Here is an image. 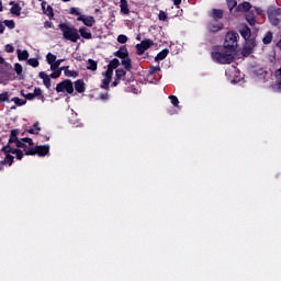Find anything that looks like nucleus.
<instances>
[{
    "instance_id": "4",
    "label": "nucleus",
    "mask_w": 281,
    "mask_h": 281,
    "mask_svg": "<svg viewBox=\"0 0 281 281\" xmlns=\"http://www.w3.org/2000/svg\"><path fill=\"white\" fill-rule=\"evenodd\" d=\"M238 38H239L238 33L236 32L227 33L225 36V44L223 47L231 49V52L234 54V50L236 49V47H238Z\"/></svg>"
},
{
    "instance_id": "9",
    "label": "nucleus",
    "mask_w": 281,
    "mask_h": 281,
    "mask_svg": "<svg viewBox=\"0 0 281 281\" xmlns=\"http://www.w3.org/2000/svg\"><path fill=\"white\" fill-rule=\"evenodd\" d=\"M14 102L15 106H23L27 103V101L25 99H19V98H12L10 99V94L8 92H3L1 94V101L2 102Z\"/></svg>"
},
{
    "instance_id": "34",
    "label": "nucleus",
    "mask_w": 281,
    "mask_h": 281,
    "mask_svg": "<svg viewBox=\"0 0 281 281\" xmlns=\"http://www.w3.org/2000/svg\"><path fill=\"white\" fill-rule=\"evenodd\" d=\"M46 63H48V65L56 63V55L48 53L46 55Z\"/></svg>"
},
{
    "instance_id": "60",
    "label": "nucleus",
    "mask_w": 281,
    "mask_h": 281,
    "mask_svg": "<svg viewBox=\"0 0 281 281\" xmlns=\"http://www.w3.org/2000/svg\"><path fill=\"white\" fill-rule=\"evenodd\" d=\"M41 100H42V101L44 100V97H43V95H41Z\"/></svg>"
},
{
    "instance_id": "45",
    "label": "nucleus",
    "mask_w": 281,
    "mask_h": 281,
    "mask_svg": "<svg viewBox=\"0 0 281 281\" xmlns=\"http://www.w3.org/2000/svg\"><path fill=\"white\" fill-rule=\"evenodd\" d=\"M158 19L159 21H166V19H168V15L166 14V12L160 11L158 14Z\"/></svg>"
},
{
    "instance_id": "31",
    "label": "nucleus",
    "mask_w": 281,
    "mask_h": 281,
    "mask_svg": "<svg viewBox=\"0 0 281 281\" xmlns=\"http://www.w3.org/2000/svg\"><path fill=\"white\" fill-rule=\"evenodd\" d=\"M65 76L67 78H78V72L75 70H69V68L65 69Z\"/></svg>"
},
{
    "instance_id": "21",
    "label": "nucleus",
    "mask_w": 281,
    "mask_h": 281,
    "mask_svg": "<svg viewBox=\"0 0 281 281\" xmlns=\"http://www.w3.org/2000/svg\"><path fill=\"white\" fill-rule=\"evenodd\" d=\"M11 14H15V16H21V5L19 3L11 2Z\"/></svg>"
},
{
    "instance_id": "59",
    "label": "nucleus",
    "mask_w": 281,
    "mask_h": 281,
    "mask_svg": "<svg viewBox=\"0 0 281 281\" xmlns=\"http://www.w3.org/2000/svg\"><path fill=\"white\" fill-rule=\"evenodd\" d=\"M64 1V3H67V2H69V1H71V0H63Z\"/></svg>"
},
{
    "instance_id": "56",
    "label": "nucleus",
    "mask_w": 281,
    "mask_h": 281,
    "mask_svg": "<svg viewBox=\"0 0 281 281\" xmlns=\"http://www.w3.org/2000/svg\"><path fill=\"white\" fill-rule=\"evenodd\" d=\"M256 12H257V14H262V9L256 8Z\"/></svg>"
},
{
    "instance_id": "53",
    "label": "nucleus",
    "mask_w": 281,
    "mask_h": 281,
    "mask_svg": "<svg viewBox=\"0 0 281 281\" xmlns=\"http://www.w3.org/2000/svg\"><path fill=\"white\" fill-rule=\"evenodd\" d=\"M65 59H55V65L59 66L61 65V63H64Z\"/></svg>"
},
{
    "instance_id": "50",
    "label": "nucleus",
    "mask_w": 281,
    "mask_h": 281,
    "mask_svg": "<svg viewBox=\"0 0 281 281\" xmlns=\"http://www.w3.org/2000/svg\"><path fill=\"white\" fill-rule=\"evenodd\" d=\"M44 27H46V30H49V27H54V24L52 22H49V21H46L44 23Z\"/></svg>"
},
{
    "instance_id": "42",
    "label": "nucleus",
    "mask_w": 281,
    "mask_h": 281,
    "mask_svg": "<svg viewBox=\"0 0 281 281\" xmlns=\"http://www.w3.org/2000/svg\"><path fill=\"white\" fill-rule=\"evenodd\" d=\"M99 100H102V102H108V100H109V92L99 94Z\"/></svg>"
},
{
    "instance_id": "13",
    "label": "nucleus",
    "mask_w": 281,
    "mask_h": 281,
    "mask_svg": "<svg viewBox=\"0 0 281 281\" xmlns=\"http://www.w3.org/2000/svg\"><path fill=\"white\" fill-rule=\"evenodd\" d=\"M124 76H126V70L116 69L115 79L112 82V87H117V85H120V80H122V78H124Z\"/></svg>"
},
{
    "instance_id": "55",
    "label": "nucleus",
    "mask_w": 281,
    "mask_h": 281,
    "mask_svg": "<svg viewBox=\"0 0 281 281\" xmlns=\"http://www.w3.org/2000/svg\"><path fill=\"white\" fill-rule=\"evenodd\" d=\"M175 5H181V0H173Z\"/></svg>"
},
{
    "instance_id": "26",
    "label": "nucleus",
    "mask_w": 281,
    "mask_h": 281,
    "mask_svg": "<svg viewBox=\"0 0 281 281\" xmlns=\"http://www.w3.org/2000/svg\"><path fill=\"white\" fill-rule=\"evenodd\" d=\"M273 41V33L270 31L266 33V35L262 38L263 45H269Z\"/></svg>"
},
{
    "instance_id": "12",
    "label": "nucleus",
    "mask_w": 281,
    "mask_h": 281,
    "mask_svg": "<svg viewBox=\"0 0 281 281\" xmlns=\"http://www.w3.org/2000/svg\"><path fill=\"white\" fill-rule=\"evenodd\" d=\"M153 45V41L145 40L140 44L136 45L137 54L142 56L146 49H148Z\"/></svg>"
},
{
    "instance_id": "36",
    "label": "nucleus",
    "mask_w": 281,
    "mask_h": 281,
    "mask_svg": "<svg viewBox=\"0 0 281 281\" xmlns=\"http://www.w3.org/2000/svg\"><path fill=\"white\" fill-rule=\"evenodd\" d=\"M3 24L5 25V27H8L9 30H14L15 27V23L13 22V20H4Z\"/></svg>"
},
{
    "instance_id": "10",
    "label": "nucleus",
    "mask_w": 281,
    "mask_h": 281,
    "mask_svg": "<svg viewBox=\"0 0 281 281\" xmlns=\"http://www.w3.org/2000/svg\"><path fill=\"white\" fill-rule=\"evenodd\" d=\"M103 79L101 81V89H105V91H109V85H111V80H113V71L112 70H106L105 72L102 74Z\"/></svg>"
},
{
    "instance_id": "27",
    "label": "nucleus",
    "mask_w": 281,
    "mask_h": 281,
    "mask_svg": "<svg viewBox=\"0 0 281 281\" xmlns=\"http://www.w3.org/2000/svg\"><path fill=\"white\" fill-rule=\"evenodd\" d=\"M18 58L19 60H27V58H30V53H27V50L18 49Z\"/></svg>"
},
{
    "instance_id": "19",
    "label": "nucleus",
    "mask_w": 281,
    "mask_h": 281,
    "mask_svg": "<svg viewBox=\"0 0 281 281\" xmlns=\"http://www.w3.org/2000/svg\"><path fill=\"white\" fill-rule=\"evenodd\" d=\"M79 34L81 37L86 38L87 41H90V38H92L91 31H89V29L87 27H80Z\"/></svg>"
},
{
    "instance_id": "49",
    "label": "nucleus",
    "mask_w": 281,
    "mask_h": 281,
    "mask_svg": "<svg viewBox=\"0 0 281 281\" xmlns=\"http://www.w3.org/2000/svg\"><path fill=\"white\" fill-rule=\"evenodd\" d=\"M49 65H50V71H58V67H60V66H57L56 63L49 64Z\"/></svg>"
},
{
    "instance_id": "39",
    "label": "nucleus",
    "mask_w": 281,
    "mask_h": 281,
    "mask_svg": "<svg viewBox=\"0 0 281 281\" xmlns=\"http://www.w3.org/2000/svg\"><path fill=\"white\" fill-rule=\"evenodd\" d=\"M14 71L18 74V76H21V74H23V66H21V64H15Z\"/></svg>"
},
{
    "instance_id": "61",
    "label": "nucleus",
    "mask_w": 281,
    "mask_h": 281,
    "mask_svg": "<svg viewBox=\"0 0 281 281\" xmlns=\"http://www.w3.org/2000/svg\"><path fill=\"white\" fill-rule=\"evenodd\" d=\"M11 109H16V106L12 105Z\"/></svg>"
},
{
    "instance_id": "40",
    "label": "nucleus",
    "mask_w": 281,
    "mask_h": 281,
    "mask_svg": "<svg viewBox=\"0 0 281 281\" xmlns=\"http://www.w3.org/2000/svg\"><path fill=\"white\" fill-rule=\"evenodd\" d=\"M169 100L173 106H179V99L176 95H170Z\"/></svg>"
},
{
    "instance_id": "30",
    "label": "nucleus",
    "mask_w": 281,
    "mask_h": 281,
    "mask_svg": "<svg viewBox=\"0 0 281 281\" xmlns=\"http://www.w3.org/2000/svg\"><path fill=\"white\" fill-rule=\"evenodd\" d=\"M29 133L32 135H38V133H41V126L38 125V122L34 123L33 127L29 130Z\"/></svg>"
},
{
    "instance_id": "23",
    "label": "nucleus",
    "mask_w": 281,
    "mask_h": 281,
    "mask_svg": "<svg viewBox=\"0 0 281 281\" xmlns=\"http://www.w3.org/2000/svg\"><path fill=\"white\" fill-rule=\"evenodd\" d=\"M117 67H120V59L114 58L108 65V71H112L113 74V69H117Z\"/></svg>"
},
{
    "instance_id": "8",
    "label": "nucleus",
    "mask_w": 281,
    "mask_h": 281,
    "mask_svg": "<svg viewBox=\"0 0 281 281\" xmlns=\"http://www.w3.org/2000/svg\"><path fill=\"white\" fill-rule=\"evenodd\" d=\"M254 49H256V38L251 37L250 40L246 41V44L241 50L243 56L247 57L250 54H254Z\"/></svg>"
},
{
    "instance_id": "44",
    "label": "nucleus",
    "mask_w": 281,
    "mask_h": 281,
    "mask_svg": "<svg viewBox=\"0 0 281 281\" xmlns=\"http://www.w3.org/2000/svg\"><path fill=\"white\" fill-rule=\"evenodd\" d=\"M159 71H161V67L156 66V67L150 68L149 74H150V76H153V74H157Z\"/></svg>"
},
{
    "instance_id": "58",
    "label": "nucleus",
    "mask_w": 281,
    "mask_h": 281,
    "mask_svg": "<svg viewBox=\"0 0 281 281\" xmlns=\"http://www.w3.org/2000/svg\"><path fill=\"white\" fill-rule=\"evenodd\" d=\"M277 76H281V68L277 71Z\"/></svg>"
},
{
    "instance_id": "48",
    "label": "nucleus",
    "mask_w": 281,
    "mask_h": 281,
    "mask_svg": "<svg viewBox=\"0 0 281 281\" xmlns=\"http://www.w3.org/2000/svg\"><path fill=\"white\" fill-rule=\"evenodd\" d=\"M42 93H43V91L40 89V88H35V90H34V97L36 98V97H38V95H42Z\"/></svg>"
},
{
    "instance_id": "35",
    "label": "nucleus",
    "mask_w": 281,
    "mask_h": 281,
    "mask_svg": "<svg viewBox=\"0 0 281 281\" xmlns=\"http://www.w3.org/2000/svg\"><path fill=\"white\" fill-rule=\"evenodd\" d=\"M239 10H244V12H247V10H251V4L249 2H244L238 5Z\"/></svg>"
},
{
    "instance_id": "62",
    "label": "nucleus",
    "mask_w": 281,
    "mask_h": 281,
    "mask_svg": "<svg viewBox=\"0 0 281 281\" xmlns=\"http://www.w3.org/2000/svg\"><path fill=\"white\" fill-rule=\"evenodd\" d=\"M1 34H3V27L1 29Z\"/></svg>"
},
{
    "instance_id": "15",
    "label": "nucleus",
    "mask_w": 281,
    "mask_h": 281,
    "mask_svg": "<svg viewBox=\"0 0 281 281\" xmlns=\"http://www.w3.org/2000/svg\"><path fill=\"white\" fill-rule=\"evenodd\" d=\"M239 33L246 41H250L251 37V29L249 26L244 25L239 29Z\"/></svg>"
},
{
    "instance_id": "16",
    "label": "nucleus",
    "mask_w": 281,
    "mask_h": 281,
    "mask_svg": "<svg viewBox=\"0 0 281 281\" xmlns=\"http://www.w3.org/2000/svg\"><path fill=\"white\" fill-rule=\"evenodd\" d=\"M40 78L43 80V85L44 87H46V89H49L52 87V77H49L47 74L41 71L38 74Z\"/></svg>"
},
{
    "instance_id": "2",
    "label": "nucleus",
    "mask_w": 281,
    "mask_h": 281,
    "mask_svg": "<svg viewBox=\"0 0 281 281\" xmlns=\"http://www.w3.org/2000/svg\"><path fill=\"white\" fill-rule=\"evenodd\" d=\"M212 58L214 63L220 65H229L234 61V53H232V49L222 46L212 52Z\"/></svg>"
},
{
    "instance_id": "32",
    "label": "nucleus",
    "mask_w": 281,
    "mask_h": 281,
    "mask_svg": "<svg viewBox=\"0 0 281 281\" xmlns=\"http://www.w3.org/2000/svg\"><path fill=\"white\" fill-rule=\"evenodd\" d=\"M70 14H72L74 16H78V19H80V16H83V14L80 13V9L72 7L70 8Z\"/></svg>"
},
{
    "instance_id": "29",
    "label": "nucleus",
    "mask_w": 281,
    "mask_h": 281,
    "mask_svg": "<svg viewBox=\"0 0 281 281\" xmlns=\"http://www.w3.org/2000/svg\"><path fill=\"white\" fill-rule=\"evenodd\" d=\"M213 21H218V19H223V11L214 9L212 12Z\"/></svg>"
},
{
    "instance_id": "47",
    "label": "nucleus",
    "mask_w": 281,
    "mask_h": 281,
    "mask_svg": "<svg viewBox=\"0 0 281 281\" xmlns=\"http://www.w3.org/2000/svg\"><path fill=\"white\" fill-rule=\"evenodd\" d=\"M2 69L5 67L7 69H10L12 71V66L8 65L3 59H1Z\"/></svg>"
},
{
    "instance_id": "28",
    "label": "nucleus",
    "mask_w": 281,
    "mask_h": 281,
    "mask_svg": "<svg viewBox=\"0 0 281 281\" xmlns=\"http://www.w3.org/2000/svg\"><path fill=\"white\" fill-rule=\"evenodd\" d=\"M168 54H169L168 49H162L160 53L157 54V56L155 57V60L156 61L164 60V59H166Z\"/></svg>"
},
{
    "instance_id": "6",
    "label": "nucleus",
    "mask_w": 281,
    "mask_h": 281,
    "mask_svg": "<svg viewBox=\"0 0 281 281\" xmlns=\"http://www.w3.org/2000/svg\"><path fill=\"white\" fill-rule=\"evenodd\" d=\"M225 74L233 85H236V82H240V71L235 66H231L229 68H227Z\"/></svg>"
},
{
    "instance_id": "18",
    "label": "nucleus",
    "mask_w": 281,
    "mask_h": 281,
    "mask_svg": "<svg viewBox=\"0 0 281 281\" xmlns=\"http://www.w3.org/2000/svg\"><path fill=\"white\" fill-rule=\"evenodd\" d=\"M75 90L78 93H85V91H87V88L85 87V81L83 80H77L75 82Z\"/></svg>"
},
{
    "instance_id": "43",
    "label": "nucleus",
    "mask_w": 281,
    "mask_h": 281,
    "mask_svg": "<svg viewBox=\"0 0 281 281\" xmlns=\"http://www.w3.org/2000/svg\"><path fill=\"white\" fill-rule=\"evenodd\" d=\"M126 41H128V37L126 35H119L117 36V42L119 43L124 44V43H126Z\"/></svg>"
},
{
    "instance_id": "17",
    "label": "nucleus",
    "mask_w": 281,
    "mask_h": 281,
    "mask_svg": "<svg viewBox=\"0 0 281 281\" xmlns=\"http://www.w3.org/2000/svg\"><path fill=\"white\" fill-rule=\"evenodd\" d=\"M42 10L46 16H49V19H54V9H52L50 5H47V2H42Z\"/></svg>"
},
{
    "instance_id": "38",
    "label": "nucleus",
    "mask_w": 281,
    "mask_h": 281,
    "mask_svg": "<svg viewBox=\"0 0 281 281\" xmlns=\"http://www.w3.org/2000/svg\"><path fill=\"white\" fill-rule=\"evenodd\" d=\"M27 65H30L31 67H38L40 63L36 58H30L27 59Z\"/></svg>"
},
{
    "instance_id": "51",
    "label": "nucleus",
    "mask_w": 281,
    "mask_h": 281,
    "mask_svg": "<svg viewBox=\"0 0 281 281\" xmlns=\"http://www.w3.org/2000/svg\"><path fill=\"white\" fill-rule=\"evenodd\" d=\"M279 80L277 82V91H279L281 93V76H279Z\"/></svg>"
},
{
    "instance_id": "20",
    "label": "nucleus",
    "mask_w": 281,
    "mask_h": 281,
    "mask_svg": "<svg viewBox=\"0 0 281 281\" xmlns=\"http://www.w3.org/2000/svg\"><path fill=\"white\" fill-rule=\"evenodd\" d=\"M120 3L122 14H130L131 10L128 9V1L120 0Z\"/></svg>"
},
{
    "instance_id": "52",
    "label": "nucleus",
    "mask_w": 281,
    "mask_h": 281,
    "mask_svg": "<svg viewBox=\"0 0 281 281\" xmlns=\"http://www.w3.org/2000/svg\"><path fill=\"white\" fill-rule=\"evenodd\" d=\"M26 100H34V93H29L25 95Z\"/></svg>"
},
{
    "instance_id": "57",
    "label": "nucleus",
    "mask_w": 281,
    "mask_h": 281,
    "mask_svg": "<svg viewBox=\"0 0 281 281\" xmlns=\"http://www.w3.org/2000/svg\"><path fill=\"white\" fill-rule=\"evenodd\" d=\"M72 124L76 126V127H78V126H82V123H80V122H72Z\"/></svg>"
},
{
    "instance_id": "14",
    "label": "nucleus",
    "mask_w": 281,
    "mask_h": 281,
    "mask_svg": "<svg viewBox=\"0 0 281 281\" xmlns=\"http://www.w3.org/2000/svg\"><path fill=\"white\" fill-rule=\"evenodd\" d=\"M210 32H221L223 30V23L218 22V20H213L209 24Z\"/></svg>"
},
{
    "instance_id": "46",
    "label": "nucleus",
    "mask_w": 281,
    "mask_h": 281,
    "mask_svg": "<svg viewBox=\"0 0 281 281\" xmlns=\"http://www.w3.org/2000/svg\"><path fill=\"white\" fill-rule=\"evenodd\" d=\"M227 4L229 10H234L236 8V0H227Z\"/></svg>"
},
{
    "instance_id": "1",
    "label": "nucleus",
    "mask_w": 281,
    "mask_h": 281,
    "mask_svg": "<svg viewBox=\"0 0 281 281\" xmlns=\"http://www.w3.org/2000/svg\"><path fill=\"white\" fill-rule=\"evenodd\" d=\"M23 153L45 157V155H49V145L34 147L32 138H22L19 140V130H12L8 145L2 148V155L4 156L2 166H12L14 157L16 159H23Z\"/></svg>"
},
{
    "instance_id": "22",
    "label": "nucleus",
    "mask_w": 281,
    "mask_h": 281,
    "mask_svg": "<svg viewBox=\"0 0 281 281\" xmlns=\"http://www.w3.org/2000/svg\"><path fill=\"white\" fill-rule=\"evenodd\" d=\"M115 56L119 58H128V49H126V46H122L116 53Z\"/></svg>"
},
{
    "instance_id": "41",
    "label": "nucleus",
    "mask_w": 281,
    "mask_h": 281,
    "mask_svg": "<svg viewBox=\"0 0 281 281\" xmlns=\"http://www.w3.org/2000/svg\"><path fill=\"white\" fill-rule=\"evenodd\" d=\"M4 52H7V54L14 53V46H12L11 44H7L4 47Z\"/></svg>"
},
{
    "instance_id": "5",
    "label": "nucleus",
    "mask_w": 281,
    "mask_h": 281,
    "mask_svg": "<svg viewBox=\"0 0 281 281\" xmlns=\"http://www.w3.org/2000/svg\"><path fill=\"white\" fill-rule=\"evenodd\" d=\"M281 9L277 7H270L268 9V19L271 25H280Z\"/></svg>"
},
{
    "instance_id": "33",
    "label": "nucleus",
    "mask_w": 281,
    "mask_h": 281,
    "mask_svg": "<svg viewBox=\"0 0 281 281\" xmlns=\"http://www.w3.org/2000/svg\"><path fill=\"white\" fill-rule=\"evenodd\" d=\"M246 21L249 23V25H256V16L251 13L246 15Z\"/></svg>"
},
{
    "instance_id": "37",
    "label": "nucleus",
    "mask_w": 281,
    "mask_h": 281,
    "mask_svg": "<svg viewBox=\"0 0 281 281\" xmlns=\"http://www.w3.org/2000/svg\"><path fill=\"white\" fill-rule=\"evenodd\" d=\"M63 69L64 68H60L58 70H53L54 72L49 75V78H54V79L60 78V75L63 74Z\"/></svg>"
},
{
    "instance_id": "25",
    "label": "nucleus",
    "mask_w": 281,
    "mask_h": 281,
    "mask_svg": "<svg viewBox=\"0 0 281 281\" xmlns=\"http://www.w3.org/2000/svg\"><path fill=\"white\" fill-rule=\"evenodd\" d=\"M87 69H89L90 71H97L98 70V61H95L93 59H88Z\"/></svg>"
},
{
    "instance_id": "11",
    "label": "nucleus",
    "mask_w": 281,
    "mask_h": 281,
    "mask_svg": "<svg viewBox=\"0 0 281 281\" xmlns=\"http://www.w3.org/2000/svg\"><path fill=\"white\" fill-rule=\"evenodd\" d=\"M77 21H81L87 27H93L95 25V18L91 15H80Z\"/></svg>"
},
{
    "instance_id": "3",
    "label": "nucleus",
    "mask_w": 281,
    "mask_h": 281,
    "mask_svg": "<svg viewBox=\"0 0 281 281\" xmlns=\"http://www.w3.org/2000/svg\"><path fill=\"white\" fill-rule=\"evenodd\" d=\"M58 27L61 31L63 37L66 38V41H70L71 43H78V41H80V33H78L76 27L67 23H60Z\"/></svg>"
},
{
    "instance_id": "54",
    "label": "nucleus",
    "mask_w": 281,
    "mask_h": 281,
    "mask_svg": "<svg viewBox=\"0 0 281 281\" xmlns=\"http://www.w3.org/2000/svg\"><path fill=\"white\" fill-rule=\"evenodd\" d=\"M133 93H142V90L139 88H134L132 89Z\"/></svg>"
},
{
    "instance_id": "7",
    "label": "nucleus",
    "mask_w": 281,
    "mask_h": 281,
    "mask_svg": "<svg viewBox=\"0 0 281 281\" xmlns=\"http://www.w3.org/2000/svg\"><path fill=\"white\" fill-rule=\"evenodd\" d=\"M57 93H74V83L70 80H64L56 86Z\"/></svg>"
},
{
    "instance_id": "24",
    "label": "nucleus",
    "mask_w": 281,
    "mask_h": 281,
    "mask_svg": "<svg viewBox=\"0 0 281 281\" xmlns=\"http://www.w3.org/2000/svg\"><path fill=\"white\" fill-rule=\"evenodd\" d=\"M121 63H122L123 67L125 69H127V71H131L133 69V64L131 61V58L124 57Z\"/></svg>"
}]
</instances>
